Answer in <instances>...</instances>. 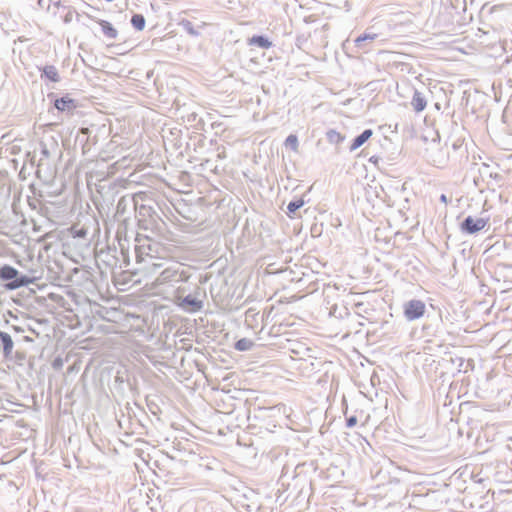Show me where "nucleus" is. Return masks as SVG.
<instances>
[{
	"label": "nucleus",
	"instance_id": "28",
	"mask_svg": "<svg viewBox=\"0 0 512 512\" xmlns=\"http://www.w3.org/2000/svg\"><path fill=\"white\" fill-rule=\"evenodd\" d=\"M14 329H15L16 331H18V332H22V331H23V329H21V328H19V327H14Z\"/></svg>",
	"mask_w": 512,
	"mask_h": 512
},
{
	"label": "nucleus",
	"instance_id": "23",
	"mask_svg": "<svg viewBox=\"0 0 512 512\" xmlns=\"http://www.w3.org/2000/svg\"><path fill=\"white\" fill-rule=\"evenodd\" d=\"M357 417L352 415L346 418V426L348 428H352L357 424Z\"/></svg>",
	"mask_w": 512,
	"mask_h": 512
},
{
	"label": "nucleus",
	"instance_id": "5",
	"mask_svg": "<svg viewBox=\"0 0 512 512\" xmlns=\"http://www.w3.org/2000/svg\"><path fill=\"white\" fill-rule=\"evenodd\" d=\"M130 210H134L133 200L128 195L122 196L116 206L117 220L125 222L129 218Z\"/></svg>",
	"mask_w": 512,
	"mask_h": 512
},
{
	"label": "nucleus",
	"instance_id": "2",
	"mask_svg": "<svg viewBox=\"0 0 512 512\" xmlns=\"http://www.w3.org/2000/svg\"><path fill=\"white\" fill-rule=\"evenodd\" d=\"M138 226L143 230H153L157 227L160 217L153 207V204L142 205L134 209Z\"/></svg>",
	"mask_w": 512,
	"mask_h": 512
},
{
	"label": "nucleus",
	"instance_id": "24",
	"mask_svg": "<svg viewBox=\"0 0 512 512\" xmlns=\"http://www.w3.org/2000/svg\"><path fill=\"white\" fill-rule=\"evenodd\" d=\"M440 201L444 204H447L448 203V198L445 194H441L440 196Z\"/></svg>",
	"mask_w": 512,
	"mask_h": 512
},
{
	"label": "nucleus",
	"instance_id": "9",
	"mask_svg": "<svg viewBox=\"0 0 512 512\" xmlns=\"http://www.w3.org/2000/svg\"><path fill=\"white\" fill-rule=\"evenodd\" d=\"M151 196V192L145 191H140L130 196V198L133 200L134 209L139 208L142 205L153 204L154 201Z\"/></svg>",
	"mask_w": 512,
	"mask_h": 512
},
{
	"label": "nucleus",
	"instance_id": "7",
	"mask_svg": "<svg viewBox=\"0 0 512 512\" xmlns=\"http://www.w3.org/2000/svg\"><path fill=\"white\" fill-rule=\"evenodd\" d=\"M54 106L59 111L72 112L77 107V103L74 99L66 95L56 99L54 102Z\"/></svg>",
	"mask_w": 512,
	"mask_h": 512
},
{
	"label": "nucleus",
	"instance_id": "22",
	"mask_svg": "<svg viewBox=\"0 0 512 512\" xmlns=\"http://www.w3.org/2000/svg\"><path fill=\"white\" fill-rule=\"evenodd\" d=\"M285 145L287 147H290L293 151L297 152L299 145L297 136L294 134H290L285 140Z\"/></svg>",
	"mask_w": 512,
	"mask_h": 512
},
{
	"label": "nucleus",
	"instance_id": "27",
	"mask_svg": "<svg viewBox=\"0 0 512 512\" xmlns=\"http://www.w3.org/2000/svg\"><path fill=\"white\" fill-rule=\"evenodd\" d=\"M24 340H25V341H32V338H30L29 336H25V337H24Z\"/></svg>",
	"mask_w": 512,
	"mask_h": 512
},
{
	"label": "nucleus",
	"instance_id": "20",
	"mask_svg": "<svg viewBox=\"0 0 512 512\" xmlns=\"http://www.w3.org/2000/svg\"><path fill=\"white\" fill-rule=\"evenodd\" d=\"M327 140L332 144H339L344 140V137L334 129H330L326 133Z\"/></svg>",
	"mask_w": 512,
	"mask_h": 512
},
{
	"label": "nucleus",
	"instance_id": "13",
	"mask_svg": "<svg viewBox=\"0 0 512 512\" xmlns=\"http://www.w3.org/2000/svg\"><path fill=\"white\" fill-rule=\"evenodd\" d=\"M373 132L371 129L364 130L361 134L356 136L350 146V151H354L361 147L371 136Z\"/></svg>",
	"mask_w": 512,
	"mask_h": 512
},
{
	"label": "nucleus",
	"instance_id": "11",
	"mask_svg": "<svg viewBox=\"0 0 512 512\" xmlns=\"http://www.w3.org/2000/svg\"><path fill=\"white\" fill-rule=\"evenodd\" d=\"M41 71V78H46L52 82H59L60 76L58 73V70L53 65H46L43 68L40 69Z\"/></svg>",
	"mask_w": 512,
	"mask_h": 512
},
{
	"label": "nucleus",
	"instance_id": "10",
	"mask_svg": "<svg viewBox=\"0 0 512 512\" xmlns=\"http://www.w3.org/2000/svg\"><path fill=\"white\" fill-rule=\"evenodd\" d=\"M180 280H181V275L178 273L177 270H174L172 268L164 269L158 277V281L160 283H166V282H170V281H180Z\"/></svg>",
	"mask_w": 512,
	"mask_h": 512
},
{
	"label": "nucleus",
	"instance_id": "18",
	"mask_svg": "<svg viewBox=\"0 0 512 512\" xmlns=\"http://www.w3.org/2000/svg\"><path fill=\"white\" fill-rule=\"evenodd\" d=\"M179 26H181L189 35L193 37H198L200 35L199 31L194 28L192 22L187 19L181 20L179 22Z\"/></svg>",
	"mask_w": 512,
	"mask_h": 512
},
{
	"label": "nucleus",
	"instance_id": "6",
	"mask_svg": "<svg viewBox=\"0 0 512 512\" xmlns=\"http://www.w3.org/2000/svg\"><path fill=\"white\" fill-rule=\"evenodd\" d=\"M178 305L190 313L198 312L203 308V302L190 294L181 298Z\"/></svg>",
	"mask_w": 512,
	"mask_h": 512
},
{
	"label": "nucleus",
	"instance_id": "14",
	"mask_svg": "<svg viewBox=\"0 0 512 512\" xmlns=\"http://www.w3.org/2000/svg\"><path fill=\"white\" fill-rule=\"evenodd\" d=\"M99 25L102 28L103 34L109 39H116L118 36L117 30L112 24L106 20H98Z\"/></svg>",
	"mask_w": 512,
	"mask_h": 512
},
{
	"label": "nucleus",
	"instance_id": "25",
	"mask_svg": "<svg viewBox=\"0 0 512 512\" xmlns=\"http://www.w3.org/2000/svg\"><path fill=\"white\" fill-rule=\"evenodd\" d=\"M148 250H149V252L147 253V255L153 257V252H155V251L151 244L148 245Z\"/></svg>",
	"mask_w": 512,
	"mask_h": 512
},
{
	"label": "nucleus",
	"instance_id": "21",
	"mask_svg": "<svg viewBox=\"0 0 512 512\" xmlns=\"http://www.w3.org/2000/svg\"><path fill=\"white\" fill-rule=\"evenodd\" d=\"M304 205V201L302 199L294 200L288 203L287 211L288 214H294L297 210H299Z\"/></svg>",
	"mask_w": 512,
	"mask_h": 512
},
{
	"label": "nucleus",
	"instance_id": "1",
	"mask_svg": "<svg viewBox=\"0 0 512 512\" xmlns=\"http://www.w3.org/2000/svg\"><path fill=\"white\" fill-rule=\"evenodd\" d=\"M0 280L9 281L6 284L7 289L16 290L18 288L34 283L36 278L29 277L27 275H21L16 268L6 264L0 267Z\"/></svg>",
	"mask_w": 512,
	"mask_h": 512
},
{
	"label": "nucleus",
	"instance_id": "15",
	"mask_svg": "<svg viewBox=\"0 0 512 512\" xmlns=\"http://www.w3.org/2000/svg\"><path fill=\"white\" fill-rule=\"evenodd\" d=\"M250 45H255L257 47H260L262 49H268L272 46V42L269 41V39L263 35H255L252 38L249 39Z\"/></svg>",
	"mask_w": 512,
	"mask_h": 512
},
{
	"label": "nucleus",
	"instance_id": "8",
	"mask_svg": "<svg viewBox=\"0 0 512 512\" xmlns=\"http://www.w3.org/2000/svg\"><path fill=\"white\" fill-rule=\"evenodd\" d=\"M0 346L2 347L3 355L6 359L11 358L14 342L11 336L0 330Z\"/></svg>",
	"mask_w": 512,
	"mask_h": 512
},
{
	"label": "nucleus",
	"instance_id": "3",
	"mask_svg": "<svg viewBox=\"0 0 512 512\" xmlns=\"http://www.w3.org/2000/svg\"><path fill=\"white\" fill-rule=\"evenodd\" d=\"M426 311L425 303L418 299H412L404 304V316L408 321L421 318Z\"/></svg>",
	"mask_w": 512,
	"mask_h": 512
},
{
	"label": "nucleus",
	"instance_id": "4",
	"mask_svg": "<svg viewBox=\"0 0 512 512\" xmlns=\"http://www.w3.org/2000/svg\"><path fill=\"white\" fill-rule=\"evenodd\" d=\"M488 224V219L485 218H474L467 216L460 224V230L464 234H476L483 230Z\"/></svg>",
	"mask_w": 512,
	"mask_h": 512
},
{
	"label": "nucleus",
	"instance_id": "12",
	"mask_svg": "<svg viewBox=\"0 0 512 512\" xmlns=\"http://www.w3.org/2000/svg\"><path fill=\"white\" fill-rule=\"evenodd\" d=\"M411 105L416 112H421L426 108L427 101H426L425 97L423 96V94L421 92H419L418 90L414 91Z\"/></svg>",
	"mask_w": 512,
	"mask_h": 512
},
{
	"label": "nucleus",
	"instance_id": "19",
	"mask_svg": "<svg viewBox=\"0 0 512 512\" xmlns=\"http://www.w3.org/2000/svg\"><path fill=\"white\" fill-rule=\"evenodd\" d=\"M145 23L146 21L142 14H134L131 18L132 26L138 31H142L144 29Z\"/></svg>",
	"mask_w": 512,
	"mask_h": 512
},
{
	"label": "nucleus",
	"instance_id": "17",
	"mask_svg": "<svg viewBox=\"0 0 512 512\" xmlns=\"http://www.w3.org/2000/svg\"><path fill=\"white\" fill-rule=\"evenodd\" d=\"M254 346V342L248 338H241L239 339L235 345L234 348L238 351H249Z\"/></svg>",
	"mask_w": 512,
	"mask_h": 512
},
{
	"label": "nucleus",
	"instance_id": "16",
	"mask_svg": "<svg viewBox=\"0 0 512 512\" xmlns=\"http://www.w3.org/2000/svg\"><path fill=\"white\" fill-rule=\"evenodd\" d=\"M377 37V34L375 33H364L360 36H358L354 42H355V45L358 47V48H361L363 49L365 47V42L366 41H373L374 39H376Z\"/></svg>",
	"mask_w": 512,
	"mask_h": 512
},
{
	"label": "nucleus",
	"instance_id": "26",
	"mask_svg": "<svg viewBox=\"0 0 512 512\" xmlns=\"http://www.w3.org/2000/svg\"><path fill=\"white\" fill-rule=\"evenodd\" d=\"M369 161H370V162H373V163H375V164H376V163H377V161H378V158H377V157H375V156H372V157L369 159Z\"/></svg>",
	"mask_w": 512,
	"mask_h": 512
}]
</instances>
